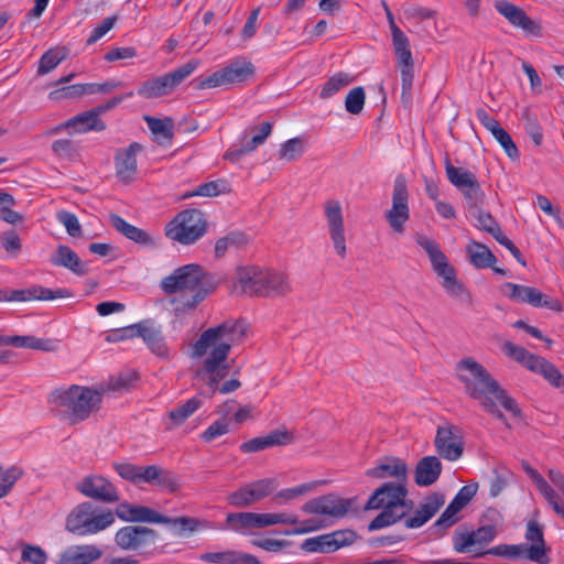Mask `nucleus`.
<instances>
[{"label": "nucleus", "instance_id": "f257e3e1", "mask_svg": "<svg viewBox=\"0 0 564 564\" xmlns=\"http://www.w3.org/2000/svg\"><path fill=\"white\" fill-rule=\"evenodd\" d=\"M245 323L238 319H227L216 326L205 329L192 346V357L206 356L203 367L195 373L203 381L213 397L216 392L227 394L241 387L238 379H230L220 384L229 375L230 365L227 362L231 348L240 344L246 336Z\"/></svg>", "mask_w": 564, "mask_h": 564}, {"label": "nucleus", "instance_id": "f03ea898", "mask_svg": "<svg viewBox=\"0 0 564 564\" xmlns=\"http://www.w3.org/2000/svg\"><path fill=\"white\" fill-rule=\"evenodd\" d=\"M217 288L214 276L206 273L198 264H186L175 269L161 281V289L171 295L178 293L171 303L175 312L195 308L207 295Z\"/></svg>", "mask_w": 564, "mask_h": 564}, {"label": "nucleus", "instance_id": "7ed1b4c3", "mask_svg": "<svg viewBox=\"0 0 564 564\" xmlns=\"http://www.w3.org/2000/svg\"><path fill=\"white\" fill-rule=\"evenodd\" d=\"M458 379L464 383L466 393L478 400L494 397L500 405L514 417H521V409L513 398L491 377L487 369L471 357L463 358L457 364Z\"/></svg>", "mask_w": 564, "mask_h": 564}, {"label": "nucleus", "instance_id": "20e7f679", "mask_svg": "<svg viewBox=\"0 0 564 564\" xmlns=\"http://www.w3.org/2000/svg\"><path fill=\"white\" fill-rule=\"evenodd\" d=\"M48 402L70 424H77L100 409L102 394L90 387L72 384L53 390Z\"/></svg>", "mask_w": 564, "mask_h": 564}, {"label": "nucleus", "instance_id": "39448f33", "mask_svg": "<svg viewBox=\"0 0 564 564\" xmlns=\"http://www.w3.org/2000/svg\"><path fill=\"white\" fill-rule=\"evenodd\" d=\"M489 523L480 525L477 530L458 528L453 534V547L457 553L485 551L484 547L491 543L498 534V525L502 521L500 512L495 508H488L482 514Z\"/></svg>", "mask_w": 564, "mask_h": 564}, {"label": "nucleus", "instance_id": "423d86ee", "mask_svg": "<svg viewBox=\"0 0 564 564\" xmlns=\"http://www.w3.org/2000/svg\"><path fill=\"white\" fill-rule=\"evenodd\" d=\"M390 489L393 491L392 501L389 502L386 509H383L368 525L369 531H376L394 524L401 519L405 518L409 511L413 507V501L408 500V489L404 484L384 482L382 486L377 488L370 496V503H375L378 497L383 494V490Z\"/></svg>", "mask_w": 564, "mask_h": 564}, {"label": "nucleus", "instance_id": "0eeeda50", "mask_svg": "<svg viewBox=\"0 0 564 564\" xmlns=\"http://www.w3.org/2000/svg\"><path fill=\"white\" fill-rule=\"evenodd\" d=\"M207 229L206 218L199 209L180 212L165 226V236L181 245H192L204 236Z\"/></svg>", "mask_w": 564, "mask_h": 564}, {"label": "nucleus", "instance_id": "6e6552de", "mask_svg": "<svg viewBox=\"0 0 564 564\" xmlns=\"http://www.w3.org/2000/svg\"><path fill=\"white\" fill-rule=\"evenodd\" d=\"M115 522V514L111 511L96 513L90 502L78 505L66 518L65 528L76 535L96 534Z\"/></svg>", "mask_w": 564, "mask_h": 564}, {"label": "nucleus", "instance_id": "1a4fd4ad", "mask_svg": "<svg viewBox=\"0 0 564 564\" xmlns=\"http://www.w3.org/2000/svg\"><path fill=\"white\" fill-rule=\"evenodd\" d=\"M197 59H192L164 75L144 80L137 94L145 99H155L172 94L198 66Z\"/></svg>", "mask_w": 564, "mask_h": 564}, {"label": "nucleus", "instance_id": "9d476101", "mask_svg": "<svg viewBox=\"0 0 564 564\" xmlns=\"http://www.w3.org/2000/svg\"><path fill=\"white\" fill-rule=\"evenodd\" d=\"M253 65L246 61H235L224 68L198 79L199 89L216 88L246 80L253 74Z\"/></svg>", "mask_w": 564, "mask_h": 564}, {"label": "nucleus", "instance_id": "9b49d317", "mask_svg": "<svg viewBox=\"0 0 564 564\" xmlns=\"http://www.w3.org/2000/svg\"><path fill=\"white\" fill-rule=\"evenodd\" d=\"M357 540V533L352 530H336L330 533L305 539L301 543V550L306 553H333L344 546L351 545Z\"/></svg>", "mask_w": 564, "mask_h": 564}, {"label": "nucleus", "instance_id": "f8f14e48", "mask_svg": "<svg viewBox=\"0 0 564 564\" xmlns=\"http://www.w3.org/2000/svg\"><path fill=\"white\" fill-rule=\"evenodd\" d=\"M386 218L395 232H403L404 224L410 218V208L406 180L402 174L398 175L394 180L392 207L387 210Z\"/></svg>", "mask_w": 564, "mask_h": 564}, {"label": "nucleus", "instance_id": "ddd939ff", "mask_svg": "<svg viewBox=\"0 0 564 564\" xmlns=\"http://www.w3.org/2000/svg\"><path fill=\"white\" fill-rule=\"evenodd\" d=\"M437 454L448 460L456 462L464 454V436L462 429L454 424L438 426L434 438Z\"/></svg>", "mask_w": 564, "mask_h": 564}, {"label": "nucleus", "instance_id": "4468645a", "mask_svg": "<svg viewBox=\"0 0 564 564\" xmlns=\"http://www.w3.org/2000/svg\"><path fill=\"white\" fill-rule=\"evenodd\" d=\"M324 213L327 221L329 238L335 252L340 259L347 256L345 224L341 205L338 200L329 199L324 204Z\"/></svg>", "mask_w": 564, "mask_h": 564}, {"label": "nucleus", "instance_id": "2eb2a0df", "mask_svg": "<svg viewBox=\"0 0 564 564\" xmlns=\"http://www.w3.org/2000/svg\"><path fill=\"white\" fill-rule=\"evenodd\" d=\"M509 290L506 295L517 302L528 303L534 307H545L554 312H562V303L557 299L549 297L536 288L507 282L502 290Z\"/></svg>", "mask_w": 564, "mask_h": 564}, {"label": "nucleus", "instance_id": "dca6fc26", "mask_svg": "<svg viewBox=\"0 0 564 564\" xmlns=\"http://www.w3.org/2000/svg\"><path fill=\"white\" fill-rule=\"evenodd\" d=\"M275 487V480L272 478L256 480L231 492L228 496V502L237 508L249 507L270 496Z\"/></svg>", "mask_w": 564, "mask_h": 564}, {"label": "nucleus", "instance_id": "f3484780", "mask_svg": "<svg viewBox=\"0 0 564 564\" xmlns=\"http://www.w3.org/2000/svg\"><path fill=\"white\" fill-rule=\"evenodd\" d=\"M75 488L83 496L106 503L117 502L120 499L116 486L99 475L84 477L76 484Z\"/></svg>", "mask_w": 564, "mask_h": 564}, {"label": "nucleus", "instance_id": "a211bd4d", "mask_svg": "<svg viewBox=\"0 0 564 564\" xmlns=\"http://www.w3.org/2000/svg\"><path fill=\"white\" fill-rule=\"evenodd\" d=\"M158 539V532L142 525H127L115 535L116 544L124 551H138L148 547Z\"/></svg>", "mask_w": 564, "mask_h": 564}, {"label": "nucleus", "instance_id": "6ab92c4d", "mask_svg": "<svg viewBox=\"0 0 564 564\" xmlns=\"http://www.w3.org/2000/svg\"><path fill=\"white\" fill-rule=\"evenodd\" d=\"M70 295L72 293L66 289L51 290L41 285H32L22 290H0V302L51 301Z\"/></svg>", "mask_w": 564, "mask_h": 564}, {"label": "nucleus", "instance_id": "aec40b11", "mask_svg": "<svg viewBox=\"0 0 564 564\" xmlns=\"http://www.w3.org/2000/svg\"><path fill=\"white\" fill-rule=\"evenodd\" d=\"M102 115V108H93L85 112H82L65 123H62L51 130V134H56L62 130H68L69 133H85L88 131H101L105 129V123L100 116Z\"/></svg>", "mask_w": 564, "mask_h": 564}, {"label": "nucleus", "instance_id": "412c9836", "mask_svg": "<svg viewBox=\"0 0 564 564\" xmlns=\"http://www.w3.org/2000/svg\"><path fill=\"white\" fill-rule=\"evenodd\" d=\"M350 507V503L339 497L325 495L308 500L302 506V511L310 514L330 516L336 519L343 518Z\"/></svg>", "mask_w": 564, "mask_h": 564}, {"label": "nucleus", "instance_id": "4be33fe9", "mask_svg": "<svg viewBox=\"0 0 564 564\" xmlns=\"http://www.w3.org/2000/svg\"><path fill=\"white\" fill-rule=\"evenodd\" d=\"M141 150L142 143H130L129 147L116 152V176L121 183L129 184L135 178L138 173L137 154Z\"/></svg>", "mask_w": 564, "mask_h": 564}, {"label": "nucleus", "instance_id": "5701e85b", "mask_svg": "<svg viewBox=\"0 0 564 564\" xmlns=\"http://www.w3.org/2000/svg\"><path fill=\"white\" fill-rule=\"evenodd\" d=\"M525 539L531 542V544H522L524 558L538 564H549L550 558L547 556L543 531L535 521L528 522Z\"/></svg>", "mask_w": 564, "mask_h": 564}, {"label": "nucleus", "instance_id": "b1692460", "mask_svg": "<svg viewBox=\"0 0 564 564\" xmlns=\"http://www.w3.org/2000/svg\"><path fill=\"white\" fill-rule=\"evenodd\" d=\"M366 475L376 479L394 478V484L405 485L408 465L399 457L386 456L381 458L375 467L367 469Z\"/></svg>", "mask_w": 564, "mask_h": 564}, {"label": "nucleus", "instance_id": "393cba45", "mask_svg": "<svg viewBox=\"0 0 564 564\" xmlns=\"http://www.w3.org/2000/svg\"><path fill=\"white\" fill-rule=\"evenodd\" d=\"M494 7L498 13L507 19L508 22L513 26L520 28L529 34H540L541 29L539 24L530 17H528V14L520 7L507 0H497Z\"/></svg>", "mask_w": 564, "mask_h": 564}, {"label": "nucleus", "instance_id": "a878e982", "mask_svg": "<svg viewBox=\"0 0 564 564\" xmlns=\"http://www.w3.org/2000/svg\"><path fill=\"white\" fill-rule=\"evenodd\" d=\"M415 241L421 248H423L426 251L432 268L440 279L456 271L455 268L449 263L446 254L442 251L440 245L435 240L424 235H417Z\"/></svg>", "mask_w": 564, "mask_h": 564}, {"label": "nucleus", "instance_id": "bb28decb", "mask_svg": "<svg viewBox=\"0 0 564 564\" xmlns=\"http://www.w3.org/2000/svg\"><path fill=\"white\" fill-rule=\"evenodd\" d=\"M261 284L258 296L279 297L292 291L288 275L272 269H262Z\"/></svg>", "mask_w": 564, "mask_h": 564}, {"label": "nucleus", "instance_id": "cd10ccee", "mask_svg": "<svg viewBox=\"0 0 564 564\" xmlns=\"http://www.w3.org/2000/svg\"><path fill=\"white\" fill-rule=\"evenodd\" d=\"M445 503V497L442 494L433 492L424 498L416 509L414 516L408 517L404 525L408 529H416L430 521Z\"/></svg>", "mask_w": 564, "mask_h": 564}, {"label": "nucleus", "instance_id": "c85d7f7f", "mask_svg": "<svg viewBox=\"0 0 564 564\" xmlns=\"http://www.w3.org/2000/svg\"><path fill=\"white\" fill-rule=\"evenodd\" d=\"M262 278V269L259 267H242L236 271L234 292L239 295L258 296Z\"/></svg>", "mask_w": 564, "mask_h": 564}, {"label": "nucleus", "instance_id": "c756f323", "mask_svg": "<svg viewBox=\"0 0 564 564\" xmlns=\"http://www.w3.org/2000/svg\"><path fill=\"white\" fill-rule=\"evenodd\" d=\"M293 442V436L285 430L271 431L265 436L251 438L239 446L242 453H256L273 446H282Z\"/></svg>", "mask_w": 564, "mask_h": 564}, {"label": "nucleus", "instance_id": "7c9ffc66", "mask_svg": "<svg viewBox=\"0 0 564 564\" xmlns=\"http://www.w3.org/2000/svg\"><path fill=\"white\" fill-rule=\"evenodd\" d=\"M101 555V550L94 544L72 545L59 554L56 564H91Z\"/></svg>", "mask_w": 564, "mask_h": 564}, {"label": "nucleus", "instance_id": "2f4dec72", "mask_svg": "<svg viewBox=\"0 0 564 564\" xmlns=\"http://www.w3.org/2000/svg\"><path fill=\"white\" fill-rule=\"evenodd\" d=\"M116 516L127 522H150L158 523V521H165L162 514L155 510L128 502L120 503L116 508Z\"/></svg>", "mask_w": 564, "mask_h": 564}, {"label": "nucleus", "instance_id": "473e14b6", "mask_svg": "<svg viewBox=\"0 0 564 564\" xmlns=\"http://www.w3.org/2000/svg\"><path fill=\"white\" fill-rule=\"evenodd\" d=\"M442 469L443 466L438 457L433 455L424 456L415 466V484L421 487L433 485L440 478Z\"/></svg>", "mask_w": 564, "mask_h": 564}, {"label": "nucleus", "instance_id": "72a5a7b5", "mask_svg": "<svg viewBox=\"0 0 564 564\" xmlns=\"http://www.w3.org/2000/svg\"><path fill=\"white\" fill-rule=\"evenodd\" d=\"M198 558L210 564H260L254 555L235 550L205 552L199 554Z\"/></svg>", "mask_w": 564, "mask_h": 564}, {"label": "nucleus", "instance_id": "f704fd0d", "mask_svg": "<svg viewBox=\"0 0 564 564\" xmlns=\"http://www.w3.org/2000/svg\"><path fill=\"white\" fill-rule=\"evenodd\" d=\"M110 221L112 227L127 239L145 247L155 246V240L149 232L129 224L121 216L112 214Z\"/></svg>", "mask_w": 564, "mask_h": 564}, {"label": "nucleus", "instance_id": "c9c22d12", "mask_svg": "<svg viewBox=\"0 0 564 564\" xmlns=\"http://www.w3.org/2000/svg\"><path fill=\"white\" fill-rule=\"evenodd\" d=\"M51 262L53 265L66 268L79 276L87 273V269L78 254L65 245H59L57 247L55 253L51 258Z\"/></svg>", "mask_w": 564, "mask_h": 564}, {"label": "nucleus", "instance_id": "e433bc0d", "mask_svg": "<svg viewBox=\"0 0 564 564\" xmlns=\"http://www.w3.org/2000/svg\"><path fill=\"white\" fill-rule=\"evenodd\" d=\"M445 293L464 305H473L474 296L466 284L457 278L456 271L441 279Z\"/></svg>", "mask_w": 564, "mask_h": 564}, {"label": "nucleus", "instance_id": "4c0bfd02", "mask_svg": "<svg viewBox=\"0 0 564 564\" xmlns=\"http://www.w3.org/2000/svg\"><path fill=\"white\" fill-rule=\"evenodd\" d=\"M145 473V484L158 485L170 492H175L180 488L177 476L169 469L158 465H149Z\"/></svg>", "mask_w": 564, "mask_h": 564}, {"label": "nucleus", "instance_id": "58836bf2", "mask_svg": "<svg viewBox=\"0 0 564 564\" xmlns=\"http://www.w3.org/2000/svg\"><path fill=\"white\" fill-rule=\"evenodd\" d=\"M390 29L392 33L394 53L398 61V67L413 66V57L410 50V42L408 36L393 22L392 19L390 21Z\"/></svg>", "mask_w": 564, "mask_h": 564}, {"label": "nucleus", "instance_id": "ea45409f", "mask_svg": "<svg viewBox=\"0 0 564 564\" xmlns=\"http://www.w3.org/2000/svg\"><path fill=\"white\" fill-rule=\"evenodd\" d=\"M14 346L31 348L42 351H52L55 348V344L52 339L37 338L35 336H2L0 335V346Z\"/></svg>", "mask_w": 564, "mask_h": 564}, {"label": "nucleus", "instance_id": "a19ab883", "mask_svg": "<svg viewBox=\"0 0 564 564\" xmlns=\"http://www.w3.org/2000/svg\"><path fill=\"white\" fill-rule=\"evenodd\" d=\"M470 263L477 269L494 268L496 256L482 243L470 241L466 248Z\"/></svg>", "mask_w": 564, "mask_h": 564}, {"label": "nucleus", "instance_id": "79ce46f5", "mask_svg": "<svg viewBox=\"0 0 564 564\" xmlns=\"http://www.w3.org/2000/svg\"><path fill=\"white\" fill-rule=\"evenodd\" d=\"M124 332H131L130 336H140L147 343L149 348L158 354L162 355L165 351V345L163 338L153 328L142 326L138 324L135 326L126 327Z\"/></svg>", "mask_w": 564, "mask_h": 564}, {"label": "nucleus", "instance_id": "37998d69", "mask_svg": "<svg viewBox=\"0 0 564 564\" xmlns=\"http://www.w3.org/2000/svg\"><path fill=\"white\" fill-rule=\"evenodd\" d=\"M502 350L508 357L521 364L530 371H532V369L535 367V364L540 358V356L531 354L524 347L517 346L511 341H506L502 345Z\"/></svg>", "mask_w": 564, "mask_h": 564}, {"label": "nucleus", "instance_id": "c03bdc74", "mask_svg": "<svg viewBox=\"0 0 564 564\" xmlns=\"http://www.w3.org/2000/svg\"><path fill=\"white\" fill-rule=\"evenodd\" d=\"M202 406V400L198 397L188 399L183 404L176 406L169 412V417L172 425L167 426L169 430L174 426L183 424L195 411Z\"/></svg>", "mask_w": 564, "mask_h": 564}, {"label": "nucleus", "instance_id": "a18cd8bd", "mask_svg": "<svg viewBox=\"0 0 564 564\" xmlns=\"http://www.w3.org/2000/svg\"><path fill=\"white\" fill-rule=\"evenodd\" d=\"M68 55V50L64 46H55L46 51L39 62L37 74L45 75L61 64Z\"/></svg>", "mask_w": 564, "mask_h": 564}, {"label": "nucleus", "instance_id": "49530a36", "mask_svg": "<svg viewBox=\"0 0 564 564\" xmlns=\"http://www.w3.org/2000/svg\"><path fill=\"white\" fill-rule=\"evenodd\" d=\"M352 77L344 72H338L330 76L322 86L319 97L322 99H328L336 95L338 91L347 87L352 83Z\"/></svg>", "mask_w": 564, "mask_h": 564}, {"label": "nucleus", "instance_id": "de8ad7c7", "mask_svg": "<svg viewBox=\"0 0 564 564\" xmlns=\"http://www.w3.org/2000/svg\"><path fill=\"white\" fill-rule=\"evenodd\" d=\"M532 371L542 375L553 387L564 388V375L545 358L540 357Z\"/></svg>", "mask_w": 564, "mask_h": 564}, {"label": "nucleus", "instance_id": "09e8293b", "mask_svg": "<svg viewBox=\"0 0 564 564\" xmlns=\"http://www.w3.org/2000/svg\"><path fill=\"white\" fill-rule=\"evenodd\" d=\"M113 468L124 480L132 484L145 482L147 466H139L128 462L115 463Z\"/></svg>", "mask_w": 564, "mask_h": 564}, {"label": "nucleus", "instance_id": "8fccbe9b", "mask_svg": "<svg viewBox=\"0 0 564 564\" xmlns=\"http://www.w3.org/2000/svg\"><path fill=\"white\" fill-rule=\"evenodd\" d=\"M259 513L254 512H239V513H229L227 516V523L235 531H240L242 529L256 528L260 529V520Z\"/></svg>", "mask_w": 564, "mask_h": 564}, {"label": "nucleus", "instance_id": "3c124183", "mask_svg": "<svg viewBox=\"0 0 564 564\" xmlns=\"http://www.w3.org/2000/svg\"><path fill=\"white\" fill-rule=\"evenodd\" d=\"M226 192L227 182L225 180H216L200 184L195 191L185 193L183 198H189L194 196L215 197Z\"/></svg>", "mask_w": 564, "mask_h": 564}, {"label": "nucleus", "instance_id": "603ef678", "mask_svg": "<svg viewBox=\"0 0 564 564\" xmlns=\"http://www.w3.org/2000/svg\"><path fill=\"white\" fill-rule=\"evenodd\" d=\"M144 120L148 124V128L153 134L161 135L165 139L173 138L174 121L172 118L165 117L161 119L151 116H145Z\"/></svg>", "mask_w": 564, "mask_h": 564}, {"label": "nucleus", "instance_id": "864d4df0", "mask_svg": "<svg viewBox=\"0 0 564 564\" xmlns=\"http://www.w3.org/2000/svg\"><path fill=\"white\" fill-rule=\"evenodd\" d=\"M487 554L495 555V556H503L509 558H516V557H524L523 553V545H507V544H500L496 545L491 549L475 552L473 554V557L478 558L482 557Z\"/></svg>", "mask_w": 564, "mask_h": 564}, {"label": "nucleus", "instance_id": "5fc2aeb1", "mask_svg": "<svg viewBox=\"0 0 564 564\" xmlns=\"http://www.w3.org/2000/svg\"><path fill=\"white\" fill-rule=\"evenodd\" d=\"M477 118L482 126L489 130L497 141H511L508 132L500 126V123L490 117L484 109L477 111Z\"/></svg>", "mask_w": 564, "mask_h": 564}, {"label": "nucleus", "instance_id": "6e6d98bb", "mask_svg": "<svg viewBox=\"0 0 564 564\" xmlns=\"http://www.w3.org/2000/svg\"><path fill=\"white\" fill-rule=\"evenodd\" d=\"M366 94L361 86L352 88L346 96L345 109L351 115H359L365 106Z\"/></svg>", "mask_w": 564, "mask_h": 564}, {"label": "nucleus", "instance_id": "4d7b16f0", "mask_svg": "<svg viewBox=\"0 0 564 564\" xmlns=\"http://www.w3.org/2000/svg\"><path fill=\"white\" fill-rule=\"evenodd\" d=\"M24 475V471L12 466L1 473L0 476V499L9 495L14 484Z\"/></svg>", "mask_w": 564, "mask_h": 564}, {"label": "nucleus", "instance_id": "13d9d810", "mask_svg": "<svg viewBox=\"0 0 564 564\" xmlns=\"http://www.w3.org/2000/svg\"><path fill=\"white\" fill-rule=\"evenodd\" d=\"M446 174L449 182L453 185H455L459 191L462 188H465V186L469 185L471 182L476 180L475 174H473L471 172L464 171L451 164L446 166Z\"/></svg>", "mask_w": 564, "mask_h": 564}, {"label": "nucleus", "instance_id": "bf43d9fd", "mask_svg": "<svg viewBox=\"0 0 564 564\" xmlns=\"http://www.w3.org/2000/svg\"><path fill=\"white\" fill-rule=\"evenodd\" d=\"M455 509L451 505L446 507L441 517L433 523L432 529L435 534L443 535L445 531L458 522L459 518Z\"/></svg>", "mask_w": 564, "mask_h": 564}, {"label": "nucleus", "instance_id": "052dcab7", "mask_svg": "<svg viewBox=\"0 0 564 564\" xmlns=\"http://www.w3.org/2000/svg\"><path fill=\"white\" fill-rule=\"evenodd\" d=\"M260 528H265L274 524H296L299 518L295 514L281 512V513H259Z\"/></svg>", "mask_w": 564, "mask_h": 564}, {"label": "nucleus", "instance_id": "680f3d73", "mask_svg": "<svg viewBox=\"0 0 564 564\" xmlns=\"http://www.w3.org/2000/svg\"><path fill=\"white\" fill-rule=\"evenodd\" d=\"M162 518L165 521H158V523L170 524L173 528L177 529V534H182L183 532H193L198 528L199 521L195 518L191 517H178V518H170L162 514Z\"/></svg>", "mask_w": 564, "mask_h": 564}, {"label": "nucleus", "instance_id": "e2e57ef3", "mask_svg": "<svg viewBox=\"0 0 564 564\" xmlns=\"http://www.w3.org/2000/svg\"><path fill=\"white\" fill-rule=\"evenodd\" d=\"M56 218L66 228L69 236L78 238L83 235L82 226L75 214L67 210H59L56 214Z\"/></svg>", "mask_w": 564, "mask_h": 564}, {"label": "nucleus", "instance_id": "0e129e2a", "mask_svg": "<svg viewBox=\"0 0 564 564\" xmlns=\"http://www.w3.org/2000/svg\"><path fill=\"white\" fill-rule=\"evenodd\" d=\"M304 143H279V149L274 153L278 160L293 161L304 153Z\"/></svg>", "mask_w": 564, "mask_h": 564}, {"label": "nucleus", "instance_id": "69168bd1", "mask_svg": "<svg viewBox=\"0 0 564 564\" xmlns=\"http://www.w3.org/2000/svg\"><path fill=\"white\" fill-rule=\"evenodd\" d=\"M257 144L258 143L234 144L230 149L226 151V153L224 154V159L234 164L239 163L247 154L256 150Z\"/></svg>", "mask_w": 564, "mask_h": 564}, {"label": "nucleus", "instance_id": "338daca9", "mask_svg": "<svg viewBox=\"0 0 564 564\" xmlns=\"http://www.w3.org/2000/svg\"><path fill=\"white\" fill-rule=\"evenodd\" d=\"M229 431H230L229 421L226 419H219V420H216L212 425L208 426L207 430H205L202 433L200 438L204 442L209 443V442L214 441L215 438L227 434Z\"/></svg>", "mask_w": 564, "mask_h": 564}, {"label": "nucleus", "instance_id": "774afa93", "mask_svg": "<svg viewBox=\"0 0 564 564\" xmlns=\"http://www.w3.org/2000/svg\"><path fill=\"white\" fill-rule=\"evenodd\" d=\"M21 560L32 564H45L47 561V554L39 545L25 544L22 547Z\"/></svg>", "mask_w": 564, "mask_h": 564}]
</instances>
